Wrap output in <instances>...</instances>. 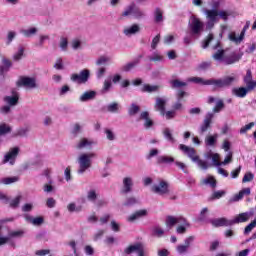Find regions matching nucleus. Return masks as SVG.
<instances>
[{"mask_svg":"<svg viewBox=\"0 0 256 256\" xmlns=\"http://www.w3.org/2000/svg\"><path fill=\"white\" fill-rule=\"evenodd\" d=\"M140 110H141V108L139 107V105L133 103L128 108V115H130V117H133V116L137 115Z\"/></svg>","mask_w":256,"mask_h":256,"instance_id":"nucleus-42","label":"nucleus"},{"mask_svg":"<svg viewBox=\"0 0 256 256\" xmlns=\"http://www.w3.org/2000/svg\"><path fill=\"white\" fill-rule=\"evenodd\" d=\"M178 225H180V226L177 227L176 231L178 234L183 235V233H185V231H187V225H188L187 221H185V219H184V222H181Z\"/></svg>","mask_w":256,"mask_h":256,"instance_id":"nucleus-55","label":"nucleus"},{"mask_svg":"<svg viewBox=\"0 0 256 256\" xmlns=\"http://www.w3.org/2000/svg\"><path fill=\"white\" fill-rule=\"evenodd\" d=\"M217 139H219V135H208L206 136L204 143L206 147H215V143H217Z\"/></svg>","mask_w":256,"mask_h":256,"instance_id":"nucleus-30","label":"nucleus"},{"mask_svg":"<svg viewBox=\"0 0 256 256\" xmlns=\"http://www.w3.org/2000/svg\"><path fill=\"white\" fill-rule=\"evenodd\" d=\"M213 59L215 61H219L221 63H224L225 50H218L216 53L213 54Z\"/></svg>","mask_w":256,"mask_h":256,"instance_id":"nucleus-45","label":"nucleus"},{"mask_svg":"<svg viewBox=\"0 0 256 256\" xmlns=\"http://www.w3.org/2000/svg\"><path fill=\"white\" fill-rule=\"evenodd\" d=\"M193 241H195V237L189 236L184 240V244H179L176 247L178 255H185L186 253H189V247H191Z\"/></svg>","mask_w":256,"mask_h":256,"instance_id":"nucleus-11","label":"nucleus"},{"mask_svg":"<svg viewBox=\"0 0 256 256\" xmlns=\"http://www.w3.org/2000/svg\"><path fill=\"white\" fill-rule=\"evenodd\" d=\"M163 135L167 141H169L170 143H175L176 140L175 137H173V131H171V129L165 128L163 130Z\"/></svg>","mask_w":256,"mask_h":256,"instance_id":"nucleus-38","label":"nucleus"},{"mask_svg":"<svg viewBox=\"0 0 256 256\" xmlns=\"http://www.w3.org/2000/svg\"><path fill=\"white\" fill-rule=\"evenodd\" d=\"M3 101L6 105H8L10 107H15V105H17V103H19V94L15 93L11 96H5L3 98Z\"/></svg>","mask_w":256,"mask_h":256,"instance_id":"nucleus-24","label":"nucleus"},{"mask_svg":"<svg viewBox=\"0 0 256 256\" xmlns=\"http://www.w3.org/2000/svg\"><path fill=\"white\" fill-rule=\"evenodd\" d=\"M94 145H97V141L91 138H81L76 144V149H93Z\"/></svg>","mask_w":256,"mask_h":256,"instance_id":"nucleus-13","label":"nucleus"},{"mask_svg":"<svg viewBox=\"0 0 256 256\" xmlns=\"http://www.w3.org/2000/svg\"><path fill=\"white\" fill-rule=\"evenodd\" d=\"M253 127H255V122H250L249 124L243 126L240 129V134L245 135V133H247V131H251V129H253Z\"/></svg>","mask_w":256,"mask_h":256,"instance_id":"nucleus-57","label":"nucleus"},{"mask_svg":"<svg viewBox=\"0 0 256 256\" xmlns=\"http://www.w3.org/2000/svg\"><path fill=\"white\" fill-rule=\"evenodd\" d=\"M126 255H131V253H137L138 256H145V251L143 250V245L141 243L132 244L124 249Z\"/></svg>","mask_w":256,"mask_h":256,"instance_id":"nucleus-12","label":"nucleus"},{"mask_svg":"<svg viewBox=\"0 0 256 256\" xmlns=\"http://www.w3.org/2000/svg\"><path fill=\"white\" fill-rule=\"evenodd\" d=\"M186 95L187 93L185 91H182V90L178 91L177 93L178 102L173 105V111H179L183 107L180 101L183 97H186Z\"/></svg>","mask_w":256,"mask_h":256,"instance_id":"nucleus-33","label":"nucleus"},{"mask_svg":"<svg viewBox=\"0 0 256 256\" xmlns=\"http://www.w3.org/2000/svg\"><path fill=\"white\" fill-rule=\"evenodd\" d=\"M201 13H203V15L206 17V31H211V29L215 27V23H219V17L220 19H223V21H227L231 15V13L227 10L218 11L215 9H208L207 7H202Z\"/></svg>","mask_w":256,"mask_h":256,"instance_id":"nucleus-1","label":"nucleus"},{"mask_svg":"<svg viewBox=\"0 0 256 256\" xmlns=\"http://www.w3.org/2000/svg\"><path fill=\"white\" fill-rule=\"evenodd\" d=\"M141 91H142V93H155V92L159 91V86L145 84L141 87Z\"/></svg>","mask_w":256,"mask_h":256,"instance_id":"nucleus-35","label":"nucleus"},{"mask_svg":"<svg viewBox=\"0 0 256 256\" xmlns=\"http://www.w3.org/2000/svg\"><path fill=\"white\" fill-rule=\"evenodd\" d=\"M95 157H97V154L94 152H84L78 156L77 161L79 165V175H83L87 169H91V165L93 164V159H95Z\"/></svg>","mask_w":256,"mask_h":256,"instance_id":"nucleus-3","label":"nucleus"},{"mask_svg":"<svg viewBox=\"0 0 256 256\" xmlns=\"http://www.w3.org/2000/svg\"><path fill=\"white\" fill-rule=\"evenodd\" d=\"M24 219L27 221V223H31V225H34L35 227H39V225H43L45 222L43 216L33 217L29 214H26L24 215Z\"/></svg>","mask_w":256,"mask_h":256,"instance_id":"nucleus-20","label":"nucleus"},{"mask_svg":"<svg viewBox=\"0 0 256 256\" xmlns=\"http://www.w3.org/2000/svg\"><path fill=\"white\" fill-rule=\"evenodd\" d=\"M89 75H91V72L88 69H84L79 74H72L71 81L74 83H87Z\"/></svg>","mask_w":256,"mask_h":256,"instance_id":"nucleus-10","label":"nucleus"},{"mask_svg":"<svg viewBox=\"0 0 256 256\" xmlns=\"http://www.w3.org/2000/svg\"><path fill=\"white\" fill-rule=\"evenodd\" d=\"M207 5H209V7H212V9H215L217 11L221 3L219 2V0H208Z\"/></svg>","mask_w":256,"mask_h":256,"instance_id":"nucleus-62","label":"nucleus"},{"mask_svg":"<svg viewBox=\"0 0 256 256\" xmlns=\"http://www.w3.org/2000/svg\"><path fill=\"white\" fill-rule=\"evenodd\" d=\"M152 191L157 195H167L169 193V184L165 181H160L158 184L152 186Z\"/></svg>","mask_w":256,"mask_h":256,"instance_id":"nucleus-14","label":"nucleus"},{"mask_svg":"<svg viewBox=\"0 0 256 256\" xmlns=\"http://www.w3.org/2000/svg\"><path fill=\"white\" fill-rule=\"evenodd\" d=\"M214 117H215V115L211 112L206 114L203 124L200 126L201 135H203V133H205V131H207V129H209L211 127V123H212Z\"/></svg>","mask_w":256,"mask_h":256,"instance_id":"nucleus-19","label":"nucleus"},{"mask_svg":"<svg viewBox=\"0 0 256 256\" xmlns=\"http://www.w3.org/2000/svg\"><path fill=\"white\" fill-rule=\"evenodd\" d=\"M133 191V178L131 176H126L122 180L121 193L127 195Z\"/></svg>","mask_w":256,"mask_h":256,"instance_id":"nucleus-15","label":"nucleus"},{"mask_svg":"<svg viewBox=\"0 0 256 256\" xmlns=\"http://www.w3.org/2000/svg\"><path fill=\"white\" fill-rule=\"evenodd\" d=\"M137 65H139V60H134L132 62H129L128 64H125L122 67V71L129 72V71H131V69H135V67H137Z\"/></svg>","mask_w":256,"mask_h":256,"instance_id":"nucleus-46","label":"nucleus"},{"mask_svg":"<svg viewBox=\"0 0 256 256\" xmlns=\"http://www.w3.org/2000/svg\"><path fill=\"white\" fill-rule=\"evenodd\" d=\"M133 17L137 20L145 19V17H147V14L145 13V11L141 10V8L136 6Z\"/></svg>","mask_w":256,"mask_h":256,"instance_id":"nucleus-40","label":"nucleus"},{"mask_svg":"<svg viewBox=\"0 0 256 256\" xmlns=\"http://www.w3.org/2000/svg\"><path fill=\"white\" fill-rule=\"evenodd\" d=\"M105 73H107V68L100 67L96 71V77L97 79H103L105 77Z\"/></svg>","mask_w":256,"mask_h":256,"instance_id":"nucleus-60","label":"nucleus"},{"mask_svg":"<svg viewBox=\"0 0 256 256\" xmlns=\"http://www.w3.org/2000/svg\"><path fill=\"white\" fill-rule=\"evenodd\" d=\"M17 155H19V148L14 147L11 148L5 155L2 160L3 165L9 163V165H15V161L17 159Z\"/></svg>","mask_w":256,"mask_h":256,"instance_id":"nucleus-9","label":"nucleus"},{"mask_svg":"<svg viewBox=\"0 0 256 256\" xmlns=\"http://www.w3.org/2000/svg\"><path fill=\"white\" fill-rule=\"evenodd\" d=\"M104 133H105L106 138L108 139V141H115L116 136H115V132H113V130H111L109 128H105Z\"/></svg>","mask_w":256,"mask_h":256,"instance_id":"nucleus-54","label":"nucleus"},{"mask_svg":"<svg viewBox=\"0 0 256 256\" xmlns=\"http://www.w3.org/2000/svg\"><path fill=\"white\" fill-rule=\"evenodd\" d=\"M241 60V56L238 54L232 53L229 56L224 57V64L225 65H233V63H237L238 61Z\"/></svg>","mask_w":256,"mask_h":256,"instance_id":"nucleus-26","label":"nucleus"},{"mask_svg":"<svg viewBox=\"0 0 256 256\" xmlns=\"http://www.w3.org/2000/svg\"><path fill=\"white\" fill-rule=\"evenodd\" d=\"M18 87H24V89H37V78L30 76H21L17 82Z\"/></svg>","mask_w":256,"mask_h":256,"instance_id":"nucleus-8","label":"nucleus"},{"mask_svg":"<svg viewBox=\"0 0 256 256\" xmlns=\"http://www.w3.org/2000/svg\"><path fill=\"white\" fill-rule=\"evenodd\" d=\"M188 29L193 37H201L203 31H205V22L200 20L196 15H191L188 22Z\"/></svg>","mask_w":256,"mask_h":256,"instance_id":"nucleus-6","label":"nucleus"},{"mask_svg":"<svg viewBox=\"0 0 256 256\" xmlns=\"http://www.w3.org/2000/svg\"><path fill=\"white\" fill-rule=\"evenodd\" d=\"M37 28L35 27H31L28 29H23L20 31V33H22V35H24V37H33V35H37Z\"/></svg>","mask_w":256,"mask_h":256,"instance_id":"nucleus-37","label":"nucleus"},{"mask_svg":"<svg viewBox=\"0 0 256 256\" xmlns=\"http://www.w3.org/2000/svg\"><path fill=\"white\" fill-rule=\"evenodd\" d=\"M245 195H251V188H244L238 194H236L233 198V202L241 201Z\"/></svg>","mask_w":256,"mask_h":256,"instance_id":"nucleus-32","label":"nucleus"},{"mask_svg":"<svg viewBox=\"0 0 256 256\" xmlns=\"http://www.w3.org/2000/svg\"><path fill=\"white\" fill-rule=\"evenodd\" d=\"M213 227H231L232 222L227 218H216L211 220Z\"/></svg>","mask_w":256,"mask_h":256,"instance_id":"nucleus-21","label":"nucleus"},{"mask_svg":"<svg viewBox=\"0 0 256 256\" xmlns=\"http://www.w3.org/2000/svg\"><path fill=\"white\" fill-rule=\"evenodd\" d=\"M109 61H111L110 57H108V56H100L96 60V65H107V63H109Z\"/></svg>","mask_w":256,"mask_h":256,"instance_id":"nucleus-56","label":"nucleus"},{"mask_svg":"<svg viewBox=\"0 0 256 256\" xmlns=\"http://www.w3.org/2000/svg\"><path fill=\"white\" fill-rule=\"evenodd\" d=\"M189 81L192 83H197L198 85H209V80H205L200 77H191L189 78Z\"/></svg>","mask_w":256,"mask_h":256,"instance_id":"nucleus-50","label":"nucleus"},{"mask_svg":"<svg viewBox=\"0 0 256 256\" xmlns=\"http://www.w3.org/2000/svg\"><path fill=\"white\" fill-rule=\"evenodd\" d=\"M228 39L235 45H241L243 41L245 40V36L240 32V35H237L235 32H230L228 34Z\"/></svg>","mask_w":256,"mask_h":256,"instance_id":"nucleus-23","label":"nucleus"},{"mask_svg":"<svg viewBox=\"0 0 256 256\" xmlns=\"http://www.w3.org/2000/svg\"><path fill=\"white\" fill-rule=\"evenodd\" d=\"M59 47L61 51H67L69 47V40L66 37H62L59 42Z\"/></svg>","mask_w":256,"mask_h":256,"instance_id":"nucleus-52","label":"nucleus"},{"mask_svg":"<svg viewBox=\"0 0 256 256\" xmlns=\"http://www.w3.org/2000/svg\"><path fill=\"white\" fill-rule=\"evenodd\" d=\"M19 181V177L13 176V177H5L0 179L1 185H11L12 183H17Z\"/></svg>","mask_w":256,"mask_h":256,"instance_id":"nucleus-36","label":"nucleus"},{"mask_svg":"<svg viewBox=\"0 0 256 256\" xmlns=\"http://www.w3.org/2000/svg\"><path fill=\"white\" fill-rule=\"evenodd\" d=\"M224 81V87H229V85H233L235 81H237V76L231 75V76H225L222 78Z\"/></svg>","mask_w":256,"mask_h":256,"instance_id":"nucleus-44","label":"nucleus"},{"mask_svg":"<svg viewBox=\"0 0 256 256\" xmlns=\"http://www.w3.org/2000/svg\"><path fill=\"white\" fill-rule=\"evenodd\" d=\"M0 234L2 239H6L5 245L11 243L13 239H21L25 235V230H11L7 225L0 223Z\"/></svg>","mask_w":256,"mask_h":256,"instance_id":"nucleus-4","label":"nucleus"},{"mask_svg":"<svg viewBox=\"0 0 256 256\" xmlns=\"http://www.w3.org/2000/svg\"><path fill=\"white\" fill-rule=\"evenodd\" d=\"M143 217H147V210H138L129 216H127L126 221L128 223H135V221H139V219H143Z\"/></svg>","mask_w":256,"mask_h":256,"instance_id":"nucleus-17","label":"nucleus"},{"mask_svg":"<svg viewBox=\"0 0 256 256\" xmlns=\"http://www.w3.org/2000/svg\"><path fill=\"white\" fill-rule=\"evenodd\" d=\"M175 161V158L171 156H160L158 158V163H173Z\"/></svg>","mask_w":256,"mask_h":256,"instance_id":"nucleus-58","label":"nucleus"},{"mask_svg":"<svg viewBox=\"0 0 256 256\" xmlns=\"http://www.w3.org/2000/svg\"><path fill=\"white\" fill-rule=\"evenodd\" d=\"M7 133H11V127L7 124H0V135H7Z\"/></svg>","mask_w":256,"mask_h":256,"instance_id":"nucleus-61","label":"nucleus"},{"mask_svg":"<svg viewBox=\"0 0 256 256\" xmlns=\"http://www.w3.org/2000/svg\"><path fill=\"white\" fill-rule=\"evenodd\" d=\"M96 96L97 92L87 91L80 96L79 101H81V103H86V101H92V99H95Z\"/></svg>","mask_w":256,"mask_h":256,"instance_id":"nucleus-27","label":"nucleus"},{"mask_svg":"<svg viewBox=\"0 0 256 256\" xmlns=\"http://www.w3.org/2000/svg\"><path fill=\"white\" fill-rule=\"evenodd\" d=\"M167 105L166 98H156V103L154 106L155 111H159L162 117L165 119H175L176 112L175 110L165 111V106Z\"/></svg>","mask_w":256,"mask_h":256,"instance_id":"nucleus-7","label":"nucleus"},{"mask_svg":"<svg viewBox=\"0 0 256 256\" xmlns=\"http://www.w3.org/2000/svg\"><path fill=\"white\" fill-rule=\"evenodd\" d=\"M208 85H213L214 89H223L225 87V82L223 78L220 79H210L208 80Z\"/></svg>","mask_w":256,"mask_h":256,"instance_id":"nucleus-31","label":"nucleus"},{"mask_svg":"<svg viewBox=\"0 0 256 256\" xmlns=\"http://www.w3.org/2000/svg\"><path fill=\"white\" fill-rule=\"evenodd\" d=\"M179 149L180 151H182V153H184V155H187V157H189V159H191L193 163H196L200 169H203L204 171H206V169H209V163L205 162V160L199 159L195 148L189 147L185 144H180Z\"/></svg>","mask_w":256,"mask_h":256,"instance_id":"nucleus-2","label":"nucleus"},{"mask_svg":"<svg viewBox=\"0 0 256 256\" xmlns=\"http://www.w3.org/2000/svg\"><path fill=\"white\" fill-rule=\"evenodd\" d=\"M247 91H253V89L256 88V81L250 80L248 82H245Z\"/></svg>","mask_w":256,"mask_h":256,"instance_id":"nucleus-64","label":"nucleus"},{"mask_svg":"<svg viewBox=\"0 0 256 256\" xmlns=\"http://www.w3.org/2000/svg\"><path fill=\"white\" fill-rule=\"evenodd\" d=\"M171 85L174 89H181L182 87H187V83L181 80H172Z\"/></svg>","mask_w":256,"mask_h":256,"instance_id":"nucleus-53","label":"nucleus"},{"mask_svg":"<svg viewBox=\"0 0 256 256\" xmlns=\"http://www.w3.org/2000/svg\"><path fill=\"white\" fill-rule=\"evenodd\" d=\"M154 21L155 23H163V10L160 8L154 10Z\"/></svg>","mask_w":256,"mask_h":256,"instance_id":"nucleus-39","label":"nucleus"},{"mask_svg":"<svg viewBox=\"0 0 256 256\" xmlns=\"http://www.w3.org/2000/svg\"><path fill=\"white\" fill-rule=\"evenodd\" d=\"M185 222V218L183 217H173V216H169L166 219V225L167 227H173L175 225H179V223H184Z\"/></svg>","mask_w":256,"mask_h":256,"instance_id":"nucleus-25","label":"nucleus"},{"mask_svg":"<svg viewBox=\"0 0 256 256\" xmlns=\"http://www.w3.org/2000/svg\"><path fill=\"white\" fill-rule=\"evenodd\" d=\"M207 161L212 160V165L214 167H221V165H229L233 161V152H228L224 161L221 162V155L214 153L213 151H208L204 154Z\"/></svg>","mask_w":256,"mask_h":256,"instance_id":"nucleus-5","label":"nucleus"},{"mask_svg":"<svg viewBox=\"0 0 256 256\" xmlns=\"http://www.w3.org/2000/svg\"><path fill=\"white\" fill-rule=\"evenodd\" d=\"M253 217V212L240 213L231 220L232 225H237L239 223H247L249 219Z\"/></svg>","mask_w":256,"mask_h":256,"instance_id":"nucleus-16","label":"nucleus"},{"mask_svg":"<svg viewBox=\"0 0 256 256\" xmlns=\"http://www.w3.org/2000/svg\"><path fill=\"white\" fill-rule=\"evenodd\" d=\"M120 107L119 103L114 102L107 106V111H109V113H118Z\"/></svg>","mask_w":256,"mask_h":256,"instance_id":"nucleus-51","label":"nucleus"},{"mask_svg":"<svg viewBox=\"0 0 256 256\" xmlns=\"http://www.w3.org/2000/svg\"><path fill=\"white\" fill-rule=\"evenodd\" d=\"M247 93H249V92L247 91V88H245V87H239V88L232 89V95H234L235 97H239L240 99L247 97Z\"/></svg>","mask_w":256,"mask_h":256,"instance_id":"nucleus-28","label":"nucleus"},{"mask_svg":"<svg viewBox=\"0 0 256 256\" xmlns=\"http://www.w3.org/2000/svg\"><path fill=\"white\" fill-rule=\"evenodd\" d=\"M71 48L74 50V51H79V49H82L83 46H82V42H81V39L79 38H74L71 43Z\"/></svg>","mask_w":256,"mask_h":256,"instance_id":"nucleus-43","label":"nucleus"},{"mask_svg":"<svg viewBox=\"0 0 256 256\" xmlns=\"http://www.w3.org/2000/svg\"><path fill=\"white\" fill-rule=\"evenodd\" d=\"M12 63L9 59L3 58L2 59V66L0 67L1 73H5L9 71V68L11 67Z\"/></svg>","mask_w":256,"mask_h":256,"instance_id":"nucleus-41","label":"nucleus"},{"mask_svg":"<svg viewBox=\"0 0 256 256\" xmlns=\"http://www.w3.org/2000/svg\"><path fill=\"white\" fill-rule=\"evenodd\" d=\"M150 61L154 63H161L163 61V55L159 52H154L151 56H149Z\"/></svg>","mask_w":256,"mask_h":256,"instance_id":"nucleus-48","label":"nucleus"},{"mask_svg":"<svg viewBox=\"0 0 256 256\" xmlns=\"http://www.w3.org/2000/svg\"><path fill=\"white\" fill-rule=\"evenodd\" d=\"M54 69L61 71L64 69L63 58H58L54 64Z\"/></svg>","mask_w":256,"mask_h":256,"instance_id":"nucleus-63","label":"nucleus"},{"mask_svg":"<svg viewBox=\"0 0 256 256\" xmlns=\"http://www.w3.org/2000/svg\"><path fill=\"white\" fill-rule=\"evenodd\" d=\"M202 185H208L212 189H215V187H217V181L213 176H207L202 179Z\"/></svg>","mask_w":256,"mask_h":256,"instance_id":"nucleus-34","label":"nucleus"},{"mask_svg":"<svg viewBox=\"0 0 256 256\" xmlns=\"http://www.w3.org/2000/svg\"><path fill=\"white\" fill-rule=\"evenodd\" d=\"M15 37H17V32L9 31L7 34L6 44L11 45V43H13V39H15Z\"/></svg>","mask_w":256,"mask_h":256,"instance_id":"nucleus-59","label":"nucleus"},{"mask_svg":"<svg viewBox=\"0 0 256 256\" xmlns=\"http://www.w3.org/2000/svg\"><path fill=\"white\" fill-rule=\"evenodd\" d=\"M140 119H143L145 121L144 122V127L146 129H149V128L153 127V120H151L149 118V112H147V111L141 112Z\"/></svg>","mask_w":256,"mask_h":256,"instance_id":"nucleus-29","label":"nucleus"},{"mask_svg":"<svg viewBox=\"0 0 256 256\" xmlns=\"http://www.w3.org/2000/svg\"><path fill=\"white\" fill-rule=\"evenodd\" d=\"M25 54V48L20 46L17 52L13 55L14 61H21L23 59V55Z\"/></svg>","mask_w":256,"mask_h":256,"instance_id":"nucleus-47","label":"nucleus"},{"mask_svg":"<svg viewBox=\"0 0 256 256\" xmlns=\"http://www.w3.org/2000/svg\"><path fill=\"white\" fill-rule=\"evenodd\" d=\"M111 87H113V84L109 79H105L103 83V87L101 89V93H109L111 91Z\"/></svg>","mask_w":256,"mask_h":256,"instance_id":"nucleus-49","label":"nucleus"},{"mask_svg":"<svg viewBox=\"0 0 256 256\" xmlns=\"http://www.w3.org/2000/svg\"><path fill=\"white\" fill-rule=\"evenodd\" d=\"M137 33H141V26L139 24H132L123 29V34L126 37H133V35H137Z\"/></svg>","mask_w":256,"mask_h":256,"instance_id":"nucleus-18","label":"nucleus"},{"mask_svg":"<svg viewBox=\"0 0 256 256\" xmlns=\"http://www.w3.org/2000/svg\"><path fill=\"white\" fill-rule=\"evenodd\" d=\"M135 9H137V4H135V2H131L124 8L121 16L122 17H133V15L135 14Z\"/></svg>","mask_w":256,"mask_h":256,"instance_id":"nucleus-22","label":"nucleus"}]
</instances>
